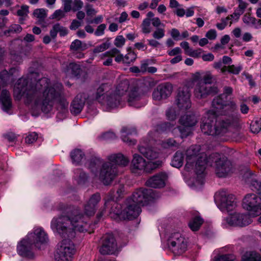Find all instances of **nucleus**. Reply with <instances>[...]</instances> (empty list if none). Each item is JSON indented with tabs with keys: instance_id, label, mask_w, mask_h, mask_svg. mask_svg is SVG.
I'll list each match as a JSON object with an SVG mask.
<instances>
[{
	"instance_id": "f257e3e1",
	"label": "nucleus",
	"mask_w": 261,
	"mask_h": 261,
	"mask_svg": "<svg viewBox=\"0 0 261 261\" xmlns=\"http://www.w3.org/2000/svg\"><path fill=\"white\" fill-rule=\"evenodd\" d=\"M62 90L61 84H53L46 77L35 79L30 85L25 79L20 78L14 86V96L18 99L23 96L33 115H37L41 112L49 113L55 105L58 110H67L68 102Z\"/></svg>"
},
{
	"instance_id": "f03ea898",
	"label": "nucleus",
	"mask_w": 261,
	"mask_h": 261,
	"mask_svg": "<svg viewBox=\"0 0 261 261\" xmlns=\"http://www.w3.org/2000/svg\"><path fill=\"white\" fill-rule=\"evenodd\" d=\"M216 175L219 177H224L232 172L231 162L227 159L217 153L207 156L199 145H192L186 151V164L185 168L188 171L194 169L197 175L196 184L204 183V171L206 165L213 166Z\"/></svg>"
},
{
	"instance_id": "7ed1b4c3",
	"label": "nucleus",
	"mask_w": 261,
	"mask_h": 261,
	"mask_svg": "<svg viewBox=\"0 0 261 261\" xmlns=\"http://www.w3.org/2000/svg\"><path fill=\"white\" fill-rule=\"evenodd\" d=\"M129 86L127 79L121 81L114 89L111 85L102 84L97 89L94 98L108 111L123 107L126 100L130 106L137 108L145 106V101L136 89L130 90L125 96Z\"/></svg>"
},
{
	"instance_id": "20e7f679",
	"label": "nucleus",
	"mask_w": 261,
	"mask_h": 261,
	"mask_svg": "<svg viewBox=\"0 0 261 261\" xmlns=\"http://www.w3.org/2000/svg\"><path fill=\"white\" fill-rule=\"evenodd\" d=\"M224 103L220 96L215 98L212 104V110L206 112L202 120L200 127L203 134L212 135H221L227 133L233 127L237 126L240 122V119L237 115H232L228 117L219 118L216 120L215 125L214 121L221 112Z\"/></svg>"
},
{
	"instance_id": "39448f33",
	"label": "nucleus",
	"mask_w": 261,
	"mask_h": 261,
	"mask_svg": "<svg viewBox=\"0 0 261 261\" xmlns=\"http://www.w3.org/2000/svg\"><path fill=\"white\" fill-rule=\"evenodd\" d=\"M157 197L152 190L140 189L136 190L130 199L127 200L126 206L113 202L110 215L114 219L131 220L137 217L141 213V205H145Z\"/></svg>"
},
{
	"instance_id": "423d86ee",
	"label": "nucleus",
	"mask_w": 261,
	"mask_h": 261,
	"mask_svg": "<svg viewBox=\"0 0 261 261\" xmlns=\"http://www.w3.org/2000/svg\"><path fill=\"white\" fill-rule=\"evenodd\" d=\"M108 162L101 164L99 158H94L88 163V168L90 170L94 177L99 179L105 185L110 184L118 173L117 166H126L129 162V159L121 153L112 154L107 157Z\"/></svg>"
},
{
	"instance_id": "0eeeda50",
	"label": "nucleus",
	"mask_w": 261,
	"mask_h": 261,
	"mask_svg": "<svg viewBox=\"0 0 261 261\" xmlns=\"http://www.w3.org/2000/svg\"><path fill=\"white\" fill-rule=\"evenodd\" d=\"M89 217L85 214L83 215L75 212L70 217L62 216L54 218L50 227L54 232L62 238H73L75 231L84 232L88 230Z\"/></svg>"
},
{
	"instance_id": "6e6552de",
	"label": "nucleus",
	"mask_w": 261,
	"mask_h": 261,
	"mask_svg": "<svg viewBox=\"0 0 261 261\" xmlns=\"http://www.w3.org/2000/svg\"><path fill=\"white\" fill-rule=\"evenodd\" d=\"M179 121L181 126L178 127H174V125L171 123H165L158 125L156 130L151 132L149 136L152 139H154L164 131L171 130L174 135H177L179 132L181 138L186 137L191 132L190 128L194 126L198 122V118L193 113L188 112L186 115L181 117Z\"/></svg>"
},
{
	"instance_id": "1a4fd4ad",
	"label": "nucleus",
	"mask_w": 261,
	"mask_h": 261,
	"mask_svg": "<svg viewBox=\"0 0 261 261\" xmlns=\"http://www.w3.org/2000/svg\"><path fill=\"white\" fill-rule=\"evenodd\" d=\"M252 190L261 195V182L253 181L251 184ZM242 205L250 216L256 217L261 215V196L255 194H248L244 197Z\"/></svg>"
},
{
	"instance_id": "9d476101",
	"label": "nucleus",
	"mask_w": 261,
	"mask_h": 261,
	"mask_svg": "<svg viewBox=\"0 0 261 261\" xmlns=\"http://www.w3.org/2000/svg\"><path fill=\"white\" fill-rule=\"evenodd\" d=\"M75 252V246L69 239H64L58 246L55 258L56 261H71Z\"/></svg>"
},
{
	"instance_id": "9b49d317",
	"label": "nucleus",
	"mask_w": 261,
	"mask_h": 261,
	"mask_svg": "<svg viewBox=\"0 0 261 261\" xmlns=\"http://www.w3.org/2000/svg\"><path fill=\"white\" fill-rule=\"evenodd\" d=\"M162 165V161L158 160L155 162L149 161L146 163L145 160L141 155L134 154L132 161V170L134 173H140L145 171L150 172Z\"/></svg>"
},
{
	"instance_id": "f8f14e48",
	"label": "nucleus",
	"mask_w": 261,
	"mask_h": 261,
	"mask_svg": "<svg viewBox=\"0 0 261 261\" xmlns=\"http://www.w3.org/2000/svg\"><path fill=\"white\" fill-rule=\"evenodd\" d=\"M167 244L169 249L176 255L184 253L188 246L187 239L179 232L171 233L167 240Z\"/></svg>"
},
{
	"instance_id": "ddd939ff",
	"label": "nucleus",
	"mask_w": 261,
	"mask_h": 261,
	"mask_svg": "<svg viewBox=\"0 0 261 261\" xmlns=\"http://www.w3.org/2000/svg\"><path fill=\"white\" fill-rule=\"evenodd\" d=\"M251 222V219L248 214L235 212L224 218L222 225L224 228L229 226L243 227L249 225Z\"/></svg>"
},
{
	"instance_id": "4468645a",
	"label": "nucleus",
	"mask_w": 261,
	"mask_h": 261,
	"mask_svg": "<svg viewBox=\"0 0 261 261\" xmlns=\"http://www.w3.org/2000/svg\"><path fill=\"white\" fill-rule=\"evenodd\" d=\"M216 200L218 202V206L223 212H231L237 206L235 196L229 194L224 191L219 192L216 195Z\"/></svg>"
},
{
	"instance_id": "2eb2a0df",
	"label": "nucleus",
	"mask_w": 261,
	"mask_h": 261,
	"mask_svg": "<svg viewBox=\"0 0 261 261\" xmlns=\"http://www.w3.org/2000/svg\"><path fill=\"white\" fill-rule=\"evenodd\" d=\"M176 101L177 106L180 111L184 112L191 108L189 87L184 86L179 88Z\"/></svg>"
},
{
	"instance_id": "dca6fc26",
	"label": "nucleus",
	"mask_w": 261,
	"mask_h": 261,
	"mask_svg": "<svg viewBox=\"0 0 261 261\" xmlns=\"http://www.w3.org/2000/svg\"><path fill=\"white\" fill-rule=\"evenodd\" d=\"M173 91L172 85L168 83L158 85L152 93V98L156 101L165 99L170 96Z\"/></svg>"
},
{
	"instance_id": "f3484780",
	"label": "nucleus",
	"mask_w": 261,
	"mask_h": 261,
	"mask_svg": "<svg viewBox=\"0 0 261 261\" xmlns=\"http://www.w3.org/2000/svg\"><path fill=\"white\" fill-rule=\"evenodd\" d=\"M28 239L33 244L37 247H40V245L46 243L48 241L47 234L42 228H35L33 232L29 233Z\"/></svg>"
},
{
	"instance_id": "a211bd4d",
	"label": "nucleus",
	"mask_w": 261,
	"mask_h": 261,
	"mask_svg": "<svg viewBox=\"0 0 261 261\" xmlns=\"http://www.w3.org/2000/svg\"><path fill=\"white\" fill-rule=\"evenodd\" d=\"M117 250V243L114 236L111 234H106L102 246L99 249V252L102 254L114 253Z\"/></svg>"
},
{
	"instance_id": "6ab92c4d",
	"label": "nucleus",
	"mask_w": 261,
	"mask_h": 261,
	"mask_svg": "<svg viewBox=\"0 0 261 261\" xmlns=\"http://www.w3.org/2000/svg\"><path fill=\"white\" fill-rule=\"evenodd\" d=\"M218 88L216 87H212L201 82L197 83L194 89V95L199 99L206 97L207 95L217 93Z\"/></svg>"
},
{
	"instance_id": "aec40b11",
	"label": "nucleus",
	"mask_w": 261,
	"mask_h": 261,
	"mask_svg": "<svg viewBox=\"0 0 261 261\" xmlns=\"http://www.w3.org/2000/svg\"><path fill=\"white\" fill-rule=\"evenodd\" d=\"M168 178L166 173L160 172L150 177L146 184L148 186L153 188H163L166 185Z\"/></svg>"
},
{
	"instance_id": "412c9836",
	"label": "nucleus",
	"mask_w": 261,
	"mask_h": 261,
	"mask_svg": "<svg viewBox=\"0 0 261 261\" xmlns=\"http://www.w3.org/2000/svg\"><path fill=\"white\" fill-rule=\"evenodd\" d=\"M101 197L100 194L96 193L92 195L84 206V214L88 217L95 214L96 206L100 201Z\"/></svg>"
},
{
	"instance_id": "4be33fe9",
	"label": "nucleus",
	"mask_w": 261,
	"mask_h": 261,
	"mask_svg": "<svg viewBox=\"0 0 261 261\" xmlns=\"http://www.w3.org/2000/svg\"><path fill=\"white\" fill-rule=\"evenodd\" d=\"M32 242L28 240L27 236L24 239L19 242L17 246L18 253L22 256L31 258L33 256L32 252Z\"/></svg>"
},
{
	"instance_id": "5701e85b",
	"label": "nucleus",
	"mask_w": 261,
	"mask_h": 261,
	"mask_svg": "<svg viewBox=\"0 0 261 261\" xmlns=\"http://www.w3.org/2000/svg\"><path fill=\"white\" fill-rule=\"evenodd\" d=\"M86 96L85 94H79L74 98L71 106V112L75 115L79 114L82 110Z\"/></svg>"
},
{
	"instance_id": "b1692460",
	"label": "nucleus",
	"mask_w": 261,
	"mask_h": 261,
	"mask_svg": "<svg viewBox=\"0 0 261 261\" xmlns=\"http://www.w3.org/2000/svg\"><path fill=\"white\" fill-rule=\"evenodd\" d=\"M139 151L144 155L150 161L155 162L160 160L163 162V160L160 158L161 154L159 151H156L154 148L150 147H145L143 146H140L139 148Z\"/></svg>"
},
{
	"instance_id": "393cba45",
	"label": "nucleus",
	"mask_w": 261,
	"mask_h": 261,
	"mask_svg": "<svg viewBox=\"0 0 261 261\" xmlns=\"http://www.w3.org/2000/svg\"><path fill=\"white\" fill-rule=\"evenodd\" d=\"M121 133L122 140L124 142L129 145H134L136 143V140L130 137L131 136L136 133V130L134 128L129 127H124L122 128Z\"/></svg>"
},
{
	"instance_id": "a878e982",
	"label": "nucleus",
	"mask_w": 261,
	"mask_h": 261,
	"mask_svg": "<svg viewBox=\"0 0 261 261\" xmlns=\"http://www.w3.org/2000/svg\"><path fill=\"white\" fill-rule=\"evenodd\" d=\"M3 109L8 112L12 107V99L10 93L6 90H3L1 93L0 98Z\"/></svg>"
},
{
	"instance_id": "bb28decb",
	"label": "nucleus",
	"mask_w": 261,
	"mask_h": 261,
	"mask_svg": "<svg viewBox=\"0 0 261 261\" xmlns=\"http://www.w3.org/2000/svg\"><path fill=\"white\" fill-rule=\"evenodd\" d=\"M237 105L234 101H227L225 103L222 110H221V112L223 113V114H219V115H229V116L227 117H228L232 115H237L240 118L238 115L234 113L235 111L237 110Z\"/></svg>"
},
{
	"instance_id": "cd10ccee",
	"label": "nucleus",
	"mask_w": 261,
	"mask_h": 261,
	"mask_svg": "<svg viewBox=\"0 0 261 261\" xmlns=\"http://www.w3.org/2000/svg\"><path fill=\"white\" fill-rule=\"evenodd\" d=\"M115 57V60L118 63L122 62L123 63L124 56L120 53L119 50L116 48H113L110 50L102 54V58L105 57Z\"/></svg>"
},
{
	"instance_id": "c85d7f7f",
	"label": "nucleus",
	"mask_w": 261,
	"mask_h": 261,
	"mask_svg": "<svg viewBox=\"0 0 261 261\" xmlns=\"http://www.w3.org/2000/svg\"><path fill=\"white\" fill-rule=\"evenodd\" d=\"M203 222V219L198 215L191 218L189 223V226L193 231L198 230Z\"/></svg>"
},
{
	"instance_id": "c756f323",
	"label": "nucleus",
	"mask_w": 261,
	"mask_h": 261,
	"mask_svg": "<svg viewBox=\"0 0 261 261\" xmlns=\"http://www.w3.org/2000/svg\"><path fill=\"white\" fill-rule=\"evenodd\" d=\"M184 159L183 153L180 151H177L173 156L171 165L173 167L179 168L183 165Z\"/></svg>"
},
{
	"instance_id": "7c9ffc66",
	"label": "nucleus",
	"mask_w": 261,
	"mask_h": 261,
	"mask_svg": "<svg viewBox=\"0 0 261 261\" xmlns=\"http://www.w3.org/2000/svg\"><path fill=\"white\" fill-rule=\"evenodd\" d=\"M242 261H261V256L256 252H247L242 256Z\"/></svg>"
},
{
	"instance_id": "2f4dec72",
	"label": "nucleus",
	"mask_w": 261,
	"mask_h": 261,
	"mask_svg": "<svg viewBox=\"0 0 261 261\" xmlns=\"http://www.w3.org/2000/svg\"><path fill=\"white\" fill-rule=\"evenodd\" d=\"M88 48L86 43H82L81 41L78 39L75 40L71 43L70 48L74 51H83Z\"/></svg>"
},
{
	"instance_id": "473e14b6",
	"label": "nucleus",
	"mask_w": 261,
	"mask_h": 261,
	"mask_svg": "<svg viewBox=\"0 0 261 261\" xmlns=\"http://www.w3.org/2000/svg\"><path fill=\"white\" fill-rule=\"evenodd\" d=\"M71 158L73 164H79L84 157V154L80 149H75L72 151L70 154Z\"/></svg>"
},
{
	"instance_id": "72a5a7b5",
	"label": "nucleus",
	"mask_w": 261,
	"mask_h": 261,
	"mask_svg": "<svg viewBox=\"0 0 261 261\" xmlns=\"http://www.w3.org/2000/svg\"><path fill=\"white\" fill-rule=\"evenodd\" d=\"M29 12V7L27 5L21 6L20 8L17 10V14L19 16V22L20 23H23V20L28 16Z\"/></svg>"
},
{
	"instance_id": "f704fd0d",
	"label": "nucleus",
	"mask_w": 261,
	"mask_h": 261,
	"mask_svg": "<svg viewBox=\"0 0 261 261\" xmlns=\"http://www.w3.org/2000/svg\"><path fill=\"white\" fill-rule=\"evenodd\" d=\"M127 54L124 56L123 64L126 65H129L133 63L136 59L137 55L130 49H127Z\"/></svg>"
},
{
	"instance_id": "c9c22d12",
	"label": "nucleus",
	"mask_w": 261,
	"mask_h": 261,
	"mask_svg": "<svg viewBox=\"0 0 261 261\" xmlns=\"http://www.w3.org/2000/svg\"><path fill=\"white\" fill-rule=\"evenodd\" d=\"M142 32L144 34H149L151 32L152 28L149 18H145L141 24Z\"/></svg>"
},
{
	"instance_id": "e433bc0d",
	"label": "nucleus",
	"mask_w": 261,
	"mask_h": 261,
	"mask_svg": "<svg viewBox=\"0 0 261 261\" xmlns=\"http://www.w3.org/2000/svg\"><path fill=\"white\" fill-rule=\"evenodd\" d=\"M215 261H238L236 256L232 254H227L218 256Z\"/></svg>"
},
{
	"instance_id": "4c0bfd02",
	"label": "nucleus",
	"mask_w": 261,
	"mask_h": 261,
	"mask_svg": "<svg viewBox=\"0 0 261 261\" xmlns=\"http://www.w3.org/2000/svg\"><path fill=\"white\" fill-rule=\"evenodd\" d=\"M250 130L254 134L259 133L261 130V118H259L251 122Z\"/></svg>"
},
{
	"instance_id": "58836bf2",
	"label": "nucleus",
	"mask_w": 261,
	"mask_h": 261,
	"mask_svg": "<svg viewBox=\"0 0 261 261\" xmlns=\"http://www.w3.org/2000/svg\"><path fill=\"white\" fill-rule=\"evenodd\" d=\"M152 37L157 40H160L163 38L165 35V30L164 27H161L156 28L153 32Z\"/></svg>"
},
{
	"instance_id": "ea45409f",
	"label": "nucleus",
	"mask_w": 261,
	"mask_h": 261,
	"mask_svg": "<svg viewBox=\"0 0 261 261\" xmlns=\"http://www.w3.org/2000/svg\"><path fill=\"white\" fill-rule=\"evenodd\" d=\"M46 12L47 10L44 9H37L34 10L33 14L35 17L42 20L47 16Z\"/></svg>"
},
{
	"instance_id": "a19ab883",
	"label": "nucleus",
	"mask_w": 261,
	"mask_h": 261,
	"mask_svg": "<svg viewBox=\"0 0 261 261\" xmlns=\"http://www.w3.org/2000/svg\"><path fill=\"white\" fill-rule=\"evenodd\" d=\"M68 68L71 70V74L74 76H77L81 70L80 65L73 63L69 64Z\"/></svg>"
},
{
	"instance_id": "79ce46f5",
	"label": "nucleus",
	"mask_w": 261,
	"mask_h": 261,
	"mask_svg": "<svg viewBox=\"0 0 261 261\" xmlns=\"http://www.w3.org/2000/svg\"><path fill=\"white\" fill-rule=\"evenodd\" d=\"M243 21L248 25L253 26L255 23L256 19L249 14H246L243 17Z\"/></svg>"
},
{
	"instance_id": "37998d69",
	"label": "nucleus",
	"mask_w": 261,
	"mask_h": 261,
	"mask_svg": "<svg viewBox=\"0 0 261 261\" xmlns=\"http://www.w3.org/2000/svg\"><path fill=\"white\" fill-rule=\"evenodd\" d=\"M110 46V43L109 41H106V42H104L99 45L96 46L94 49H93V53H99L100 52H102L108 48H109Z\"/></svg>"
},
{
	"instance_id": "c03bdc74",
	"label": "nucleus",
	"mask_w": 261,
	"mask_h": 261,
	"mask_svg": "<svg viewBox=\"0 0 261 261\" xmlns=\"http://www.w3.org/2000/svg\"><path fill=\"white\" fill-rule=\"evenodd\" d=\"M227 71L234 74H238L243 69V66L241 64H239L237 66L234 65H229L227 66Z\"/></svg>"
},
{
	"instance_id": "a18cd8bd",
	"label": "nucleus",
	"mask_w": 261,
	"mask_h": 261,
	"mask_svg": "<svg viewBox=\"0 0 261 261\" xmlns=\"http://www.w3.org/2000/svg\"><path fill=\"white\" fill-rule=\"evenodd\" d=\"M177 113L174 108H169L166 112V116L168 120L173 121L176 118Z\"/></svg>"
},
{
	"instance_id": "49530a36",
	"label": "nucleus",
	"mask_w": 261,
	"mask_h": 261,
	"mask_svg": "<svg viewBox=\"0 0 261 261\" xmlns=\"http://www.w3.org/2000/svg\"><path fill=\"white\" fill-rule=\"evenodd\" d=\"M203 51L202 49L198 48L196 49H191L187 55L195 58L201 57L202 53Z\"/></svg>"
},
{
	"instance_id": "de8ad7c7",
	"label": "nucleus",
	"mask_w": 261,
	"mask_h": 261,
	"mask_svg": "<svg viewBox=\"0 0 261 261\" xmlns=\"http://www.w3.org/2000/svg\"><path fill=\"white\" fill-rule=\"evenodd\" d=\"M22 30V28L20 25L17 24H12L9 30L5 32V34H7V33H20Z\"/></svg>"
},
{
	"instance_id": "09e8293b",
	"label": "nucleus",
	"mask_w": 261,
	"mask_h": 261,
	"mask_svg": "<svg viewBox=\"0 0 261 261\" xmlns=\"http://www.w3.org/2000/svg\"><path fill=\"white\" fill-rule=\"evenodd\" d=\"M242 14L240 13H239V12L235 10L233 14L227 16V19H229V26H230L232 23L233 20H234L236 21H238L240 18V16Z\"/></svg>"
},
{
	"instance_id": "8fccbe9b",
	"label": "nucleus",
	"mask_w": 261,
	"mask_h": 261,
	"mask_svg": "<svg viewBox=\"0 0 261 261\" xmlns=\"http://www.w3.org/2000/svg\"><path fill=\"white\" fill-rule=\"evenodd\" d=\"M125 42V39L123 36L120 35L116 37L114 40V45L117 47H122Z\"/></svg>"
},
{
	"instance_id": "3c124183",
	"label": "nucleus",
	"mask_w": 261,
	"mask_h": 261,
	"mask_svg": "<svg viewBox=\"0 0 261 261\" xmlns=\"http://www.w3.org/2000/svg\"><path fill=\"white\" fill-rule=\"evenodd\" d=\"M37 139V134L33 132L29 134L25 138V141L27 143L31 144L34 142Z\"/></svg>"
},
{
	"instance_id": "603ef678",
	"label": "nucleus",
	"mask_w": 261,
	"mask_h": 261,
	"mask_svg": "<svg viewBox=\"0 0 261 261\" xmlns=\"http://www.w3.org/2000/svg\"><path fill=\"white\" fill-rule=\"evenodd\" d=\"M177 145L176 141L172 139H169L162 143V146L163 148H166L172 146H175Z\"/></svg>"
},
{
	"instance_id": "864d4df0",
	"label": "nucleus",
	"mask_w": 261,
	"mask_h": 261,
	"mask_svg": "<svg viewBox=\"0 0 261 261\" xmlns=\"http://www.w3.org/2000/svg\"><path fill=\"white\" fill-rule=\"evenodd\" d=\"M212 80V75L210 72H207L202 76L201 83L205 85L211 84Z\"/></svg>"
},
{
	"instance_id": "5fc2aeb1",
	"label": "nucleus",
	"mask_w": 261,
	"mask_h": 261,
	"mask_svg": "<svg viewBox=\"0 0 261 261\" xmlns=\"http://www.w3.org/2000/svg\"><path fill=\"white\" fill-rule=\"evenodd\" d=\"M228 23H229V19H227L226 17L225 18H222L221 22L220 23H218L216 24V27L219 30H222L227 26Z\"/></svg>"
},
{
	"instance_id": "6e6d98bb",
	"label": "nucleus",
	"mask_w": 261,
	"mask_h": 261,
	"mask_svg": "<svg viewBox=\"0 0 261 261\" xmlns=\"http://www.w3.org/2000/svg\"><path fill=\"white\" fill-rule=\"evenodd\" d=\"M83 6V3L81 0H74L72 2V11H76L81 9Z\"/></svg>"
},
{
	"instance_id": "4d7b16f0",
	"label": "nucleus",
	"mask_w": 261,
	"mask_h": 261,
	"mask_svg": "<svg viewBox=\"0 0 261 261\" xmlns=\"http://www.w3.org/2000/svg\"><path fill=\"white\" fill-rule=\"evenodd\" d=\"M106 28V25L105 24H101L98 25L94 33L96 36H100L104 34L105 30Z\"/></svg>"
},
{
	"instance_id": "13d9d810",
	"label": "nucleus",
	"mask_w": 261,
	"mask_h": 261,
	"mask_svg": "<svg viewBox=\"0 0 261 261\" xmlns=\"http://www.w3.org/2000/svg\"><path fill=\"white\" fill-rule=\"evenodd\" d=\"M85 10L88 16H92L97 13V11L91 5H86Z\"/></svg>"
},
{
	"instance_id": "bf43d9fd",
	"label": "nucleus",
	"mask_w": 261,
	"mask_h": 261,
	"mask_svg": "<svg viewBox=\"0 0 261 261\" xmlns=\"http://www.w3.org/2000/svg\"><path fill=\"white\" fill-rule=\"evenodd\" d=\"M64 10L66 12L72 10V2L71 0H65L63 2Z\"/></svg>"
},
{
	"instance_id": "052dcab7",
	"label": "nucleus",
	"mask_w": 261,
	"mask_h": 261,
	"mask_svg": "<svg viewBox=\"0 0 261 261\" xmlns=\"http://www.w3.org/2000/svg\"><path fill=\"white\" fill-rule=\"evenodd\" d=\"M181 53V50L178 47H176L172 49L168 50L167 53L170 56H175L180 55Z\"/></svg>"
},
{
	"instance_id": "680f3d73",
	"label": "nucleus",
	"mask_w": 261,
	"mask_h": 261,
	"mask_svg": "<svg viewBox=\"0 0 261 261\" xmlns=\"http://www.w3.org/2000/svg\"><path fill=\"white\" fill-rule=\"evenodd\" d=\"M205 36L210 40H214L216 38L217 32L216 30L211 29L206 33Z\"/></svg>"
},
{
	"instance_id": "e2e57ef3",
	"label": "nucleus",
	"mask_w": 261,
	"mask_h": 261,
	"mask_svg": "<svg viewBox=\"0 0 261 261\" xmlns=\"http://www.w3.org/2000/svg\"><path fill=\"white\" fill-rule=\"evenodd\" d=\"M103 17L102 15H98L94 19H87V22L89 24L91 23H95L98 24L102 21Z\"/></svg>"
},
{
	"instance_id": "0e129e2a",
	"label": "nucleus",
	"mask_w": 261,
	"mask_h": 261,
	"mask_svg": "<svg viewBox=\"0 0 261 261\" xmlns=\"http://www.w3.org/2000/svg\"><path fill=\"white\" fill-rule=\"evenodd\" d=\"M11 74L7 71L4 70L0 74V78L2 81L6 82V81L9 79L11 77Z\"/></svg>"
},
{
	"instance_id": "69168bd1",
	"label": "nucleus",
	"mask_w": 261,
	"mask_h": 261,
	"mask_svg": "<svg viewBox=\"0 0 261 261\" xmlns=\"http://www.w3.org/2000/svg\"><path fill=\"white\" fill-rule=\"evenodd\" d=\"M101 137L103 139L106 140H110L114 139L116 138L115 135L113 132H107L103 134Z\"/></svg>"
},
{
	"instance_id": "338daca9",
	"label": "nucleus",
	"mask_w": 261,
	"mask_h": 261,
	"mask_svg": "<svg viewBox=\"0 0 261 261\" xmlns=\"http://www.w3.org/2000/svg\"><path fill=\"white\" fill-rule=\"evenodd\" d=\"M152 24L153 27L158 28L159 27H165V25L162 23L160 19L158 17H154L151 19Z\"/></svg>"
},
{
	"instance_id": "774afa93",
	"label": "nucleus",
	"mask_w": 261,
	"mask_h": 261,
	"mask_svg": "<svg viewBox=\"0 0 261 261\" xmlns=\"http://www.w3.org/2000/svg\"><path fill=\"white\" fill-rule=\"evenodd\" d=\"M76 173L80 174L78 179L79 183H82V182L84 181L86 179H87V176L85 172H82L80 170H77L76 171Z\"/></svg>"
}]
</instances>
